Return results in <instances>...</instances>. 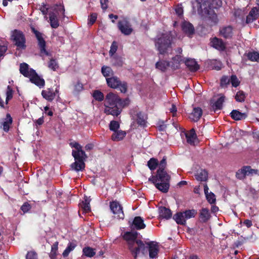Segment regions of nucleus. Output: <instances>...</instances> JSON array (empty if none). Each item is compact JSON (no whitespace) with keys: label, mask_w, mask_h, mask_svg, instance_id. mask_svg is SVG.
I'll use <instances>...</instances> for the list:
<instances>
[{"label":"nucleus","mask_w":259,"mask_h":259,"mask_svg":"<svg viewBox=\"0 0 259 259\" xmlns=\"http://www.w3.org/2000/svg\"><path fill=\"white\" fill-rule=\"evenodd\" d=\"M159 250V245L157 242H147V251L148 252L149 259H157Z\"/></svg>","instance_id":"nucleus-7"},{"label":"nucleus","mask_w":259,"mask_h":259,"mask_svg":"<svg viewBox=\"0 0 259 259\" xmlns=\"http://www.w3.org/2000/svg\"><path fill=\"white\" fill-rule=\"evenodd\" d=\"M186 138L187 142L191 145H195V141L196 139V135L194 130L193 129L191 131L190 133L186 134Z\"/></svg>","instance_id":"nucleus-33"},{"label":"nucleus","mask_w":259,"mask_h":259,"mask_svg":"<svg viewBox=\"0 0 259 259\" xmlns=\"http://www.w3.org/2000/svg\"><path fill=\"white\" fill-rule=\"evenodd\" d=\"M186 220L194 218L197 214V211L194 209L186 210L183 212Z\"/></svg>","instance_id":"nucleus-42"},{"label":"nucleus","mask_w":259,"mask_h":259,"mask_svg":"<svg viewBox=\"0 0 259 259\" xmlns=\"http://www.w3.org/2000/svg\"><path fill=\"white\" fill-rule=\"evenodd\" d=\"M247 168L245 166H243L236 172V177L239 180L244 179L247 175L246 169Z\"/></svg>","instance_id":"nucleus-39"},{"label":"nucleus","mask_w":259,"mask_h":259,"mask_svg":"<svg viewBox=\"0 0 259 259\" xmlns=\"http://www.w3.org/2000/svg\"><path fill=\"white\" fill-rule=\"evenodd\" d=\"M41 95L44 98L49 101H53L56 96L55 93L51 89H47L46 90H42Z\"/></svg>","instance_id":"nucleus-25"},{"label":"nucleus","mask_w":259,"mask_h":259,"mask_svg":"<svg viewBox=\"0 0 259 259\" xmlns=\"http://www.w3.org/2000/svg\"><path fill=\"white\" fill-rule=\"evenodd\" d=\"M172 61L170 63V66L174 70L179 69L180 62L182 61V57L180 55H177L172 58Z\"/></svg>","instance_id":"nucleus-27"},{"label":"nucleus","mask_w":259,"mask_h":259,"mask_svg":"<svg viewBox=\"0 0 259 259\" xmlns=\"http://www.w3.org/2000/svg\"><path fill=\"white\" fill-rule=\"evenodd\" d=\"M118 28L121 32L125 35H130L133 31L131 24L126 19L118 21Z\"/></svg>","instance_id":"nucleus-10"},{"label":"nucleus","mask_w":259,"mask_h":259,"mask_svg":"<svg viewBox=\"0 0 259 259\" xmlns=\"http://www.w3.org/2000/svg\"><path fill=\"white\" fill-rule=\"evenodd\" d=\"M26 259H37V253L33 251H28L26 255Z\"/></svg>","instance_id":"nucleus-57"},{"label":"nucleus","mask_w":259,"mask_h":259,"mask_svg":"<svg viewBox=\"0 0 259 259\" xmlns=\"http://www.w3.org/2000/svg\"><path fill=\"white\" fill-rule=\"evenodd\" d=\"M136 120L138 125L141 127H144L146 125V120L144 113L141 112H137L136 115Z\"/></svg>","instance_id":"nucleus-34"},{"label":"nucleus","mask_w":259,"mask_h":259,"mask_svg":"<svg viewBox=\"0 0 259 259\" xmlns=\"http://www.w3.org/2000/svg\"><path fill=\"white\" fill-rule=\"evenodd\" d=\"M101 72L102 74L106 78L113 75L112 69L109 66H103L101 68Z\"/></svg>","instance_id":"nucleus-41"},{"label":"nucleus","mask_w":259,"mask_h":259,"mask_svg":"<svg viewBox=\"0 0 259 259\" xmlns=\"http://www.w3.org/2000/svg\"><path fill=\"white\" fill-rule=\"evenodd\" d=\"M244 56H246L250 61L259 62V53L258 52H249L247 53H245Z\"/></svg>","instance_id":"nucleus-31"},{"label":"nucleus","mask_w":259,"mask_h":259,"mask_svg":"<svg viewBox=\"0 0 259 259\" xmlns=\"http://www.w3.org/2000/svg\"><path fill=\"white\" fill-rule=\"evenodd\" d=\"M110 208L115 215V217L118 219H123L124 215L122 208L118 202L114 201L110 202Z\"/></svg>","instance_id":"nucleus-11"},{"label":"nucleus","mask_w":259,"mask_h":259,"mask_svg":"<svg viewBox=\"0 0 259 259\" xmlns=\"http://www.w3.org/2000/svg\"><path fill=\"white\" fill-rule=\"evenodd\" d=\"M111 58V62L113 66L121 67L123 65V59L121 57L114 55Z\"/></svg>","instance_id":"nucleus-35"},{"label":"nucleus","mask_w":259,"mask_h":259,"mask_svg":"<svg viewBox=\"0 0 259 259\" xmlns=\"http://www.w3.org/2000/svg\"><path fill=\"white\" fill-rule=\"evenodd\" d=\"M220 35L225 39H231L233 35V27L229 25L223 26L219 30Z\"/></svg>","instance_id":"nucleus-13"},{"label":"nucleus","mask_w":259,"mask_h":259,"mask_svg":"<svg viewBox=\"0 0 259 259\" xmlns=\"http://www.w3.org/2000/svg\"><path fill=\"white\" fill-rule=\"evenodd\" d=\"M210 42L211 46L219 51H224L226 49V45L221 38L214 37Z\"/></svg>","instance_id":"nucleus-14"},{"label":"nucleus","mask_w":259,"mask_h":259,"mask_svg":"<svg viewBox=\"0 0 259 259\" xmlns=\"http://www.w3.org/2000/svg\"><path fill=\"white\" fill-rule=\"evenodd\" d=\"M147 165L151 170H154L157 167L158 161L157 159L152 158L148 161Z\"/></svg>","instance_id":"nucleus-44"},{"label":"nucleus","mask_w":259,"mask_h":259,"mask_svg":"<svg viewBox=\"0 0 259 259\" xmlns=\"http://www.w3.org/2000/svg\"><path fill=\"white\" fill-rule=\"evenodd\" d=\"M158 165L159 166V167L157 170H165V168L166 165V159L165 157L162 159Z\"/></svg>","instance_id":"nucleus-58"},{"label":"nucleus","mask_w":259,"mask_h":259,"mask_svg":"<svg viewBox=\"0 0 259 259\" xmlns=\"http://www.w3.org/2000/svg\"><path fill=\"white\" fill-rule=\"evenodd\" d=\"M230 116L235 120L245 119L247 117L246 113H242L237 110H233L230 113Z\"/></svg>","instance_id":"nucleus-22"},{"label":"nucleus","mask_w":259,"mask_h":259,"mask_svg":"<svg viewBox=\"0 0 259 259\" xmlns=\"http://www.w3.org/2000/svg\"><path fill=\"white\" fill-rule=\"evenodd\" d=\"M76 245L74 242H69L66 249L63 251L62 255L63 256L65 257L68 256L69 253L74 250L75 247H76Z\"/></svg>","instance_id":"nucleus-40"},{"label":"nucleus","mask_w":259,"mask_h":259,"mask_svg":"<svg viewBox=\"0 0 259 259\" xmlns=\"http://www.w3.org/2000/svg\"><path fill=\"white\" fill-rule=\"evenodd\" d=\"M83 90V85L81 83L77 82L74 85V92L79 93Z\"/></svg>","instance_id":"nucleus-62"},{"label":"nucleus","mask_w":259,"mask_h":259,"mask_svg":"<svg viewBox=\"0 0 259 259\" xmlns=\"http://www.w3.org/2000/svg\"><path fill=\"white\" fill-rule=\"evenodd\" d=\"M156 125L158 130L161 132L165 131L167 127V125L166 124H165L164 121L163 120H159L157 122Z\"/></svg>","instance_id":"nucleus-53"},{"label":"nucleus","mask_w":259,"mask_h":259,"mask_svg":"<svg viewBox=\"0 0 259 259\" xmlns=\"http://www.w3.org/2000/svg\"><path fill=\"white\" fill-rule=\"evenodd\" d=\"M175 38L172 32L169 31L162 33L159 37L155 39V47L159 54L165 55L171 53L172 45Z\"/></svg>","instance_id":"nucleus-3"},{"label":"nucleus","mask_w":259,"mask_h":259,"mask_svg":"<svg viewBox=\"0 0 259 259\" xmlns=\"http://www.w3.org/2000/svg\"><path fill=\"white\" fill-rule=\"evenodd\" d=\"M170 176L165 170H157L156 176L149 179V181L152 182H170Z\"/></svg>","instance_id":"nucleus-9"},{"label":"nucleus","mask_w":259,"mask_h":259,"mask_svg":"<svg viewBox=\"0 0 259 259\" xmlns=\"http://www.w3.org/2000/svg\"><path fill=\"white\" fill-rule=\"evenodd\" d=\"M173 219L178 225H185L186 223V219L183 212H179L175 214Z\"/></svg>","instance_id":"nucleus-28"},{"label":"nucleus","mask_w":259,"mask_h":259,"mask_svg":"<svg viewBox=\"0 0 259 259\" xmlns=\"http://www.w3.org/2000/svg\"><path fill=\"white\" fill-rule=\"evenodd\" d=\"M48 67L50 69L55 71L58 68L59 65L55 59H52L49 63Z\"/></svg>","instance_id":"nucleus-51"},{"label":"nucleus","mask_w":259,"mask_h":259,"mask_svg":"<svg viewBox=\"0 0 259 259\" xmlns=\"http://www.w3.org/2000/svg\"><path fill=\"white\" fill-rule=\"evenodd\" d=\"M50 15V24L52 28H56L59 26L58 21L57 19L56 15L54 13H51Z\"/></svg>","instance_id":"nucleus-38"},{"label":"nucleus","mask_w":259,"mask_h":259,"mask_svg":"<svg viewBox=\"0 0 259 259\" xmlns=\"http://www.w3.org/2000/svg\"><path fill=\"white\" fill-rule=\"evenodd\" d=\"M90 200L87 197H85L84 200L80 204V207L85 212H88L90 210Z\"/></svg>","instance_id":"nucleus-43"},{"label":"nucleus","mask_w":259,"mask_h":259,"mask_svg":"<svg viewBox=\"0 0 259 259\" xmlns=\"http://www.w3.org/2000/svg\"><path fill=\"white\" fill-rule=\"evenodd\" d=\"M30 208L31 206L28 202L24 203L21 207V209L24 213L27 212Z\"/></svg>","instance_id":"nucleus-61"},{"label":"nucleus","mask_w":259,"mask_h":259,"mask_svg":"<svg viewBox=\"0 0 259 259\" xmlns=\"http://www.w3.org/2000/svg\"><path fill=\"white\" fill-rule=\"evenodd\" d=\"M126 135V133L125 131L118 130L113 133L111 139L114 141H119L122 140L125 137Z\"/></svg>","instance_id":"nucleus-29"},{"label":"nucleus","mask_w":259,"mask_h":259,"mask_svg":"<svg viewBox=\"0 0 259 259\" xmlns=\"http://www.w3.org/2000/svg\"><path fill=\"white\" fill-rule=\"evenodd\" d=\"M127 104V100H122L117 95L109 93L105 99L104 112L107 115L117 116L121 113L122 109Z\"/></svg>","instance_id":"nucleus-1"},{"label":"nucleus","mask_w":259,"mask_h":259,"mask_svg":"<svg viewBox=\"0 0 259 259\" xmlns=\"http://www.w3.org/2000/svg\"><path fill=\"white\" fill-rule=\"evenodd\" d=\"M225 101V96H222L220 97L218 100L212 104V107L214 111L220 110L222 109L223 103Z\"/></svg>","instance_id":"nucleus-32"},{"label":"nucleus","mask_w":259,"mask_h":259,"mask_svg":"<svg viewBox=\"0 0 259 259\" xmlns=\"http://www.w3.org/2000/svg\"><path fill=\"white\" fill-rule=\"evenodd\" d=\"M132 226L137 229L144 228L145 226L144 221L140 217H136L133 221Z\"/></svg>","instance_id":"nucleus-30"},{"label":"nucleus","mask_w":259,"mask_h":259,"mask_svg":"<svg viewBox=\"0 0 259 259\" xmlns=\"http://www.w3.org/2000/svg\"><path fill=\"white\" fill-rule=\"evenodd\" d=\"M200 9L203 8L209 18L214 23L218 21L217 11L222 6L221 0H196Z\"/></svg>","instance_id":"nucleus-4"},{"label":"nucleus","mask_w":259,"mask_h":259,"mask_svg":"<svg viewBox=\"0 0 259 259\" xmlns=\"http://www.w3.org/2000/svg\"><path fill=\"white\" fill-rule=\"evenodd\" d=\"M155 187L162 193H165L168 191L170 187V182H152Z\"/></svg>","instance_id":"nucleus-18"},{"label":"nucleus","mask_w":259,"mask_h":259,"mask_svg":"<svg viewBox=\"0 0 259 259\" xmlns=\"http://www.w3.org/2000/svg\"><path fill=\"white\" fill-rule=\"evenodd\" d=\"M69 145L72 148H74L76 149V150H79L82 149V146L78 143H77L76 142H70L69 143Z\"/></svg>","instance_id":"nucleus-63"},{"label":"nucleus","mask_w":259,"mask_h":259,"mask_svg":"<svg viewBox=\"0 0 259 259\" xmlns=\"http://www.w3.org/2000/svg\"><path fill=\"white\" fill-rule=\"evenodd\" d=\"M230 82L234 87H237L239 84L240 81H239L238 79L237 78L236 75H232L230 78Z\"/></svg>","instance_id":"nucleus-56"},{"label":"nucleus","mask_w":259,"mask_h":259,"mask_svg":"<svg viewBox=\"0 0 259 259\" xmlns=\"http://www.w3.org/2000/svg\"><path fill=\"white\" fill-rule=\"evenodd\" d=\"M230 82V79L227 76H223L220 80V85L222 87H224L229 84Z\"/></svg>","instance_id":"nucleus-55"},{"label":"nucleus","mask_w":259,"mask_h":259,"mask_svg":"<svg viewBox=\"0 0 259 259\" xmlns=\"http://www.w3.org/2000/svg\"><path fill=\"white\" fill-rule=\"evenodd\" d=\"M159 217L166 220H168L172 216V212L170 209L164 206L159 208Z\"/></svg>","instance_id":"nucleus-23"},{"label":"nucleus","mask_w":259,"mask_h":259,"mask_svg":"<svg viewBox=\"0 0 259 259\" xmlns=\"http://www.w3.org/2000/svg\"><path fill=\"white\" fill-rule=\"evenodd\" d=\"M182 29L183 31L190 37H191L195 32V29L193 25L188 21H184L182 23Z\"/></svg>","instance_id":"nucleus-15"},{"label":"nucleus","mask_w":259,"mask_h":259,"mask_svg":"<svg viewBox=\"0 0 259 259\" xmlns=\"http://www.w3.org/2000/svg\"><path fill=\"white\" fill-rule=\"evenodd\" d=\"M72 155L74 157L75 162L71 164V168L76 171H82L85 168L84 161L87 158L85 152L82 149L79 150H73Z\"/></svg>","instance_id":"nucleus-5"},{"label":"nucleus","mask_w":259,"mask_h":259,"mask_svg":"<svg viewBox=\"0 0 259 259\" xmlns=\"http://www.w3.org/2000/svg\"><path fill=\"white\" fill-rule=\"evenodd\" d=\"M120 79L116 76L106 78V82L109 87L113 89L118 88L120 84Z\"/></svg>","instance_id":"nucleus-24"},{"label":"nucleus","mask_w":259,"mask_h":259,"mask_svg":"<svg viewBox=\"0 0 259 259\" xmlns=\"http://www.w3.org/2000/svg\"><path fill=\"white\" fill-rule=\"evenodd\" d=\"M259 17V8L253 7L249 12L246 17V23L247 24L251 23L256 20Z\"/></svg>","instance_id":"nucleus-16"},{"label":"nucleus","mask_w":259,"mask_h":259,"mask_svg":"<svg viewBox=\"0 0 259 259\" xmlns=\"http://www.w3.org/2000/svg\"><path fill=\"white\" fill-rule=\"evenodd\" d=\"M12 123V118L9 114H7L4 122L3 123V129L7 132L9 130L10 125Z\"/></svg>","instance_id":"nucleus-37"},{"label":"nucleus","mask_w":259,"mask_h":259,"mask_svg":"<svg viewBox=\"0 0 259 259\" xmlns=\"http://www.w3.org/2000/svg\"><path fill=\"white\" fill-rule=\"evenodd\" d=\"M208 173L205 169H201L200 171L197 172L195 175L197 180L199 181H205L207 179Z\"/></svg>","instance_id":"nucleus-36"},{"label":"nucleus","mask_w":259,"mask_h":259,"mask_svg":"<svg viewBox=\"0 0 259 259\" xmlns=\"http://www.w3.org/2000/svg\"><path fill=\"white\" fill-rule=\"evenodd\" d=\"M7 50V47H6L5 46L0 45V60L2 59L4 57L5 54Z\"/></svg>","instance_id":"nucleus-64"},{"label":"nucleus","mask_w":259,"mask_h":259,"mask_svg":"<svg viewBox=\"0 0 259 259\" xmlns=\"http://www.w3.org/2000/svg\"><path fill=\"white\" fill-rule=\"evenodd\" d=\"M12 38L18 49H25L26 47V39L25 35L22 31L18 30H14L12 32Z\"/></svg>","instance_id":"nucleus-6"},{"label":"nucleus","mask_w":259,"mask_h":259,"mask_svg":"<svg viewBox=\"0 0 259 259\" xmlns=\"http://www.w3.org/2000/svg\"><path fill=\"white\" fill-rule=\"evenodd\" d=\"M83 254L87 257H93L96 253L94 249L90 247H85L83 249Z\"/></svg>","instance_id":"nucleus-45"},{"label":"nucleus","mask_w":259,"mask_h":259,"mask_svg":"<svg viewBox=\"0 0 259 259\" xmlns=\"http://www.w3.org/2000/svg\"><path fill=\"white\" fill-rule=\"evenodd\" d=\"M185 64L191 72H196L199 69V66L193 59H186Z\"/></svg>","instance_id":"nucleus-19"},{"label":"nucleus","mask_w":259,"mask_h":259,"mask_svg":"<svg viewBox=\"0 0 259 259\" xmlns=\"http://www.w3.org/2000/svg\"><path fill=\"white\" fill-rule=\"evenodd\" d=\"M118 48L117 43L114 41L111 44L110 49L109 52L110 57H112L115 55L116 52Z\"/></svg>","instance_id":"nucleus-50"},{"label":"nucleus","mask_w":259,"mask_h":259,"mask_svg":"<svg viewBox=\"0 0 259 259\" xmlns=\"http://www.w3.org/2000/svg\"><path fill=\"white\" fill-rule=\"evenodd\" d=\"M121 235L126 241L129 249L135 258L141 253L144 254L145 245L138 239V233L136 231H126Z\"/></svg>","instance_id":"nucleus-2"},{"label":"nucleus","mask_w":259,"mask_h":259,"mask_svg":"<svg viewBox=\"0 0 259 259\" xmlns=\"http://www.w3.org/2000/svg\"><path fill=\"white\" fill-rule=\"evenodd\" d=\"M92 96L96 100L100 102L103 101L104 98L103 94L99 90L94 91Z\"/></svg>","instance_id":"nucleus-47"},{"label":"nucleus","mask_w":259,"mask_h":259,"mask_svg":"<svg viewBox=\"0 0 259 259\" xmlns=\"http://www.w3.org/2000/svg\"><path fill=\"white\" fill-rule=\"evenodd\" d=\"M119 127L120 124L118 121L115 120H112L110 121L109 124V129L111 131L114 132L116 131H118Z\"/></svg>","instance_id":"nucleus-49"},{"label":"nucleus","mask_w":259,"mask_h":259,"mask_svg":"<svg viewBox=\"0 0 259 259\" xmlns=\"http://www.w3.org/2000/svg\"><path fill=\"white\" fill-rule=\"evenodd\" d=\"M19 70L20 72L24 76L29 78L31 74H32L31 71L34 70L32 68H30L29 67V65L27 63H23L20 64Z\"/></svg>","instance_id":"nucleus-21"},{"label":"nucleus","mask_w":259,"mask_h":259,"mask_svg":"<svg viewBox=\"0 0 259 259\" xmlns=\"http://www.w3.org/2000/svg\"><path fill=\"white\" fill-rule=\"evenodd\" d=\"M199 217L201 222L206 223L211 217L209 209L207 208H202L200 210Z\"/></svg>","instance_id":"nucleus-20"},{"label":"nucleus","mask_w":259,"mask_h":259,"mask_svg":"<svg viewBox=\"0 0 259 259\" xmlns=\"http://www.w3.org/2000/svg\"><path fill=\"white\" fill-rule=\"evenodd\" d=\"M58 242H55L51 247V251L50 252V256L52 257H54L57 255V252L58 250Z\"/></svg>","instance_id":"nucleus-54"},{"label":"nucleus","mask_w":259,"mask_h":259,"mask_svg":"<svg viewBox=\"0 0 259 259\" xmlns=\"http://www.w3.org/2000/svg\"><path fill=\"white\" fill-rule=\"evenodd\" d=\"M202 110L200 107H194L192 112L189 116V119L194 122H197L202 115Z\"/></svg>","instance_id":"nucleus-17"},{"label":"nucleus","mask_w":259,"mask_h":259,"mask_svg":"<svg viewBox=\"0 0 259 259\" xmlns=\"http://www.w3.org/2000/svg\"><path fill=\"white\" fill-rule=\"evenodd\" d=\"M32 31L34 33L37 40L41 55H45L46 56H49V53L46 49V44L43 37V34L35 30L34 28H32Z\"/></svg>","instance_id":"nucleus-8"},{"label":"nucleus","mask_w":259,"mask_h":259,"mask_svg":"<svg viewBox=\"0 0 259 259\" xmlns=\"http://www.w3.org/2000/svg\"><path fill=\"white\" fill-rule=\"evenodd\" d=\"M118 88L119 89L120 92L121 93H125L127 91V84L125 82H121L120 81V84H119V86Z\"/></svg>","instance_id":"nucleus-60"},{"label":"nucleus","mask_w":259,"mask_h":259,"mask_svg":"<svg viewBox=\"0 0 259 259\" xmlns=\"http://www.w3.org/2000/svg\"><path fill=\"white\" fill-rule=\"evenodd\" d=\"M205 195L207 201L210 204H212L215 202V196L212 192H210L209 193L206 194Z\"/></svg>","instance_id":"nucleus-52"},{"label":"nucleus","mask_w":259,"mask_h":259,"mask_svg":"<svg viewBox=\"0 0 259 259\" xmlns=\"http://www.w3.org/2000/svg\"><path fill=\"white\" fill-rule=\"evenodd\" d=\"M31 72L32 74L29 77L30 81L40 88H43L45 84V80L38 76L35 70H32Z\"/></svg>","instance_id":"nucleus-12"},{"label":"nucleus","mask_w":259,"mask_h":259,"mask_svg":"<svg viewBox=\"0 0 259 259\" xmlns=\"http://www.w3.org/2000/svg\"><path fill=\"white\" fill-rule=\"evenodd\" d=\"M245 94L243 91L237 92L235 96L236 101L239 102H243L245 101Z\"/></svg>","instance_id":"nucleus-46"},{"label":"nucleus","mask_w":259,"mask_h":259,"mask_svg":"<svg viewBox=\"0 0 259 259\" xmlns=\"http://www.w3.org/2000/svg\"><path fill=\"white\" fill-rule=\"evenodd\" d=\"M13 91L10 85L7 87V91H6V104H7L8 103L9 101L11 100L13 98Z\"/></svg>","instance_id":"nucleus-48"},{"label":"nucleus","mask_w":259,"mask_h":259,"mask_svg":"<svg viewBox=\"0 0 259 259\" xmlns=\"http://www.w3.org/2000/svg\"><path fill=\"white\" fill-rule=\"evenodd\" d=\"M169 66H170V62L163 60H160L155 64L156 68L162 72L166 71Z\"/></svg>","instance_id":"nucleus-26"},{"label":"nucleus","mask_w":259,"mask_h":259,"mask_svg":"<svg viewBox=\"0 0 259 259\" xmlns=\"http://www.w3.org/2000/svg\"><path fill=\"white\" fill-rule=\"evenodd\" d=\"M97 17V15L96 13L92 14L89 18V22L88 25H93L96 21Z\"/></svg>","instance_id":"nucleus-59"}]
</instances>
